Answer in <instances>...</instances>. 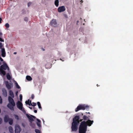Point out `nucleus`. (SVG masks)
<instances>
[{
	"instance_id": "f257e3e1",
	"label": "nucleus",
	"mask_w": 133,
	"mask_h": 133,
	"mask_svg": "<svg viewBox=\"0 0 133 133\" xmlns=\"http://www.w3.org/2000/svg\"><path fill=\"white\" fill-rule=\"evenodd\" d=\"M83 115V114H81V115L78 116H75L73 119V122L72 123L71 130L72 131H76L78 129V127L80 122H82L83 119L84 121L88 120L89 118L85 115L83 116V119H80V116H82Z\"/></svg>"
},
{
	"instance_id": "f03ea898",
	"label": "nucleus",
	"mask_w": 133,
	"mask_h": 133,
	"mask_svg": "<svg viewBox=\"0 0 133 133\" xmlns=\"http://www.w3.org/2000/svg\"><path fill=\"white\" fill-rule=\"evenodd\" d=\"M93 122V121H91L89 119L86 122L83 121L81 122L79 128V133H86L87 126H91Z\"/></svg>"
},
{
	"instance_id": "7ed1b4c3",
	"label": "nucleus",
	"mask_w": 133,
	"mask_h": 133,
	"mask_svg": "<svg viewBox=\"0 0 133 133\" xmlns=\"http://www.w3.org/2000/svg\"><path fill=\"white\" fill-rule=\"evenodd\" d=\"M12 98L10 96L8 97V100L9 103L8 104L7 106L11 110H14L13 107L15 106V104Z\"/></svg>"
},
{
	"instance_id": "20e7f679",
	"label": "nucleus",
	"mask_w": 133,
	"mask_h": 133,
	"mask_svg": "<svg viewBox=\"0 0 133 133\" xmlns=\"http://www.w3.org/2000/svg\"><path fill=\"white\" fill-rule=\"evenodd\" d=\"M89 108V106L87 105L79 104L75 109V111L77 112L81 110H83L85 109L88 110Z\"/></svg>"
},
{
	"instance_id": "39448f33",
	"label": "nucleus",
	"mask_w": 133,
	"mask_h": 133,
	"mask_svg": "<svg viewBox=\"0 0 133 133\" xmlns=\"http://www.w3.org/2000/svg\"><path fill=\"white\" fill-rule=\"evenodd\" d=\"M26 116L29 119V121L30 122L34 121V119L36 118V117L35 116L32 115H30V116H29L28 114H26Z\"/></svg>"
},
{
	"instance_id": "423d86ee",
	"label": "nucleus",
	"mask_w": 133,
	"mask_h": 133,
	"mask_svg": "<svg viewBox=\"0 0 133 133\" xmlns=\"http://www.w3.org/2000/svg\"><path fill=\"white\" fill-rule=\"evenodd\" d=\"M5 84L6 87L8 90L11 89L13 86V84L12 83H9L8 81L5 82Z\"/></svg>"
},
{
	"instance_id": "0eeeda50",
	"label": "nucleus",
	"mask_w": 133,
	"mask_h": 133,
	"mask_svg": "<svg viewBox=\"0 0 133 133\" xmlns=\"http://www.w3.org/2000/svg\"><path fill=\"white\" fill-rule=\"evenodd\" d=\"M6 69H7L8 70H9V68L7 64L6 63H4V64L1 66L0 69H2L3 70H5Z\"/></svg>"
},
{
	"instance_id": "6e6552de",
	"label": "nucleus",
	"mask_w": 133,
	"mask_h": 133,
	"mask_svg": "<svg viewBox=\"0 0 133 133\" xmlns=\"http://www.w3.org/2000/svg\"><path fill=\"white\" fill-rule=\"evenodd\" d=\"M15 133H20L21 130L20 126L18 125H16L15 126Z\"/></svg>"
},
{
	"instance_id": "1a4fd4ad",
	"label": "nucleus",
	"mask_w": 133,
	"mask_h": 133,
	"mask_svg": "<svg viewBox=\"0 0 133 133\" xmlns=\"http://www.w3.org/2000/svg\"><path fill=\"white\" fill-rule=\"evenodd\" d=\"M65 10V8L64 6H60L58 9V11L59 12H61L64 11Z\"/></svg>"
},
{
	"instance_id": "9d476101",
	"label": "nucleus",
	"mask_w": 133,
	"mask_h": 133,
	"mask_svg": "<svg viewBox=\"0 0 133 133\" xmlns=\"http://www.w3.org/2000/svg\"><path fill=\"white\" fill-rule=\"evenodd\" d=\"M50 24L51 26L54 27L56 26L57 24L56 20L55 19H53L50 22Z\"/></svg>"
},
{
	"instance_id": "9b49d317",
	"label": "nucleus",
	"mask_w": 133,
	"mask_h": 133,
	"mask_svg": "<svg viewBox=\"0 0 133 133\" xmlns=\"http://www.w3.org/2000/svg\"><path fill=\"white\" fill-rule=\"evenodd\" d=\"M17 107L20 110L22 109L23 104L22 103L19 101H18L16 104Z\"/></svg>"
},
{
	"instance_id": "f8f14e48",
	"label": "nucleus",
	"mask_w": 133,
	"mask_h": 133,
	"mask_svg": "<svg viewBox=\"0 0 133 133\" xmlns=\"http://www.w3.org/2000/svg\"><path fill=\"white\" fill-rule=\"evenodd\" d=\"M10 118H9L8 116V115H5L4 118V119L5 122L7 123L8 122Z\"/></svg>"
},
{
	"instance_id": "ddd939ff",
	"label": "nucleus",
	"mask_w": 133,
	"mask_h": 133,
	"mask_svg": "<svg viewBox=\"0 0 133 133\" xmlns=\"http://www.w3.org/2000/svg\"><path fill=\"white\" fill-rule=\"evenodd\" d=\"M1 52L2 56L3 57H5L6 55V53L4 48H2Z\"/></svg>"
},
{
	"instance_id": "4468645a",
	"label": "nucleus",
	"mask_w": 133,
	"mask_h": 133,
	"mask_svg": "<svg viewBox=\"0 0 133 133\" xmlns=\"http://www.w3.org/2000/svg\"><path fill=\"white\" fill-rule=\"evenodd\" d=\"M3 94L5 97L7 96V92L6 90L5 89H3L2 90Z\"/></svg>"
},
{
	"instance_id": "2eb2a0df",
	"label": "nucleus",
	"mask_w": 133,
	"mask_h": 133,
	"mask_svg": "<svg viewBox=\"0 0 133 133\" xmlns=\"http://www.w3.org/2000/svg\"><path fill=\"white\" fill-rule=\"evenodd\" d=\"M0 74H2L3 76H4L6 74L5 72V71L2 69H0Z\"/></svg>"
},
{
	"instance_id": "dca6fc26",
	"label": "nucleus",
	"mask_w": 133,
	"mask_h": 133,
	"mask_svg": "<svg viewBox=\"0 0 133 133\" xmlns=\"http://www.w3.org/2000/svg\"><path fill=\"white\" fill-rule=\"evenodd\" d=\"M9 95L11 96L12 98H14V95L13 94V92L11 90H10L9 91Z\"/></svg>"
},
{
	"instance_id": "f3484780",
	"label": "nucleus",
	"mask_w": 133,
	"mask_h": 133,
	"mask_svg": "<svg viewBox=\"0 0 133 133\" xmlns=\"http://www.w3.org/2000/svg\"><path fill=\"white\" fill-rule=\"evenodd\" d=\"M26 78L28 81H31L32 80V78L31 77L29 76H27L26 77Z\"/></svg>"
},
{
	"instance_id": "a211bd4d",
	"label": "nucleus",
	"mask_w": 133,
	"mask_h": 133,
	"mask_svg": "<svg viewBox=\"0 0 133 133\" xmlns=\"http://www.w3.org/2000/svg\"><path fill=\"white\" fill-rule=\"evenodd\" d=\"M9 131L10 133H13V130L12 127L9 126Z\"/></svg>"
},
{
	"instance_id": "6ab92c4d",
	"label": "nucleus",
	"mask_w": 133,
	"mask_h": 133,
	"mask_svg": "<svg viewBox=\"0 0 133 133\" xmlns=\"http://www.w3.org/2000/svg\"><path fill=\"white\" fill-rule=\"evenodd\" d=\"M55 4L57 7L59 5V0H56L55 1Z\"/></svg>"
},
{
	"instance_id": "aec40b11",
	"label": "nucleus",
	"mask_w": 133,
	"mask_h": 133,
	"mask_svg": "<svg viewBox=\"0 0 133 133\" xmlns=\"http://www.w3.org/2000/svg\"><path fill=\"white\" fill-rule=\"evenodd\" d=\"M10 125H12L13 123V120L12 118H11L8 121Z\"/></svg>"
},
{
	"instance_id": "412c9836",
	"label": "nucleus",
	"mask_w": 133,
	"mask_h": 133,
	"mask_svg": "<svg viewBox=\"0 0 133 133\" xmlns=\"http://www.w3.org/2000/svg\"><path fill=\"white\" fill-rule=\"evenodd\" d=\"M30 102V100L29 99H28L27 101H26L25 102V104H28L29 106H30L31 105V104L30 103H29Z\"/></svg>"
},
{
	"instance_id": "4be33fe9",
	"label": "nucleus",
	"mask_w": 133,
	"mask_h": 133,
	"mask_svg": "<svg viewBox=\"0 0 133 133\" xmlns=\"http://www.w3.org/2000/svg\"><path fill=\"white\" fill-rule=\"evenodd\" d=\"M37 103L38 106L39 108V109H41V110H42V108L40 102H37Z\"/></svg>"
},
{
	"instance_id": "5701e85b",
	"label": "nucleus",
	"mask_w": 133,
	"mask_h": 133,
	"mask_svg": "<svg viewBox=\"0 0 133 133\" xmlns=\"http://www.w3.org/2000/svg\"><path fill=\"white\" fill-rule=\"evenodd\" d=\"M6 77L8 80H10L11 79V76L9 73L7 74L6 75Z\"/></svg>"
},
{
	"instance_id": "b1692460",
	"label": "nucleus",
	"mask_w": 133,
	"mask_h": 133,
	"mask_svg": "<svg viewBox=\"0 0 133 133\" xmlns=\"http://www.w3.org/2000/svg\"><path fill=\"white\" fill-rule=\"evenodd\" d=\"M30 122V125L32 128H34L35 126V124L33 123L32 122Z\"/></svg>"
},
{
	"instance_id": "393cba45",
	"label": "nucleus",
	"mask_w": 133,
	"mask_h": 133,
	"mask_svg": "<svg viewBox=\"0 0 133 133\" xmlns=\"http://www.w3.org/2000/svg\"><path fill=\"white\" fill-rule=\"evenodd\" d=\"M15 84L16 85V88L18 89H19L20 88V87L19 86V85H18V83H17V82H16L15 83Z\"/></svg>"
},
{
	"instance_id": "a878e982",
	"label": "nucleus",
	"mask_w": 133,
	"mask_h": 133,
	"mask_svg": "<svg viewBox=\"0 0 133 133\" xmlns=\"http://www.w3.org/2000/svg\"><path fill=\"white\" fill-rule=\"evenodd\" d=\"M19 99L20 101H22V94H20L19 95Z\"/></svg>"
},
{
	"instance_id": "bb28decb",
	"label": "nucleus",
	"mask_w": 133,
	"mask_h": 133,
	"mask_svg": "<svg viewBox=\"0 0 133 133\" xmlns=\"http://www.w3.org/2000/svg\"><path fill=\"white\" fill-rule=\"evenodd\" d=\"M36 105V104L35 103H34V102H33L31 104V105L33 106H35Z\"/></svg>"
},
{
	"instance_id": "cd10ccee",
	"label": "nucleus",
	"mask_w": 133,
	"mask_h": 133,
	"mask_svg": "<svg viewBox=\"0 0 133 133\" xmlns=\"http://www.w3.org/2000/svg\"><path fill=\"white\" fill-rule=\"evenodd\" d=\"M5 26L7 28H9V24L8 23H6L5 24Z\"/></svg>"
},
{
	"instance_id": "c85d7f7f",
	"label": "nucleus",
	"mask_w": 133,
	"mask_h": 133,
	"mask_svg": "<svg viewBox=\"0 0 133 133\" xmlns=\"http://www.w3.org/2000/svg\"><path fill=\"white\" fill-rule=\"evenodd\" d=\"M15 118L17 119V120H18L19 119V118L18 116L17 115H15Z\"/></svg>"
},
{
	"instance_id": "c756f323",
	"label": "nucleus",
	"mask_w": 133,
	"mask_h": 133,
	"mask_svg": "<svg viewBox=\"0 0 133 133\" xmlns=\"http://www.w3.org/2000/svg\"><path fill=\"white\" fill-rule=\"evenodd\" d=\"M41 123H37V124L39 127H41V125L40 124Z\"/></svg>"
},
{
	"instance_id": "7c9ffc66",
	"label": "nucleus",
	"mask_w": 133,
	"mask_h": 133,
	"mask_svg": "<svg viewBox=\"0 0 133 133\" xmlns=\"http://www.w3.org/2000/svg\"><path fill=\"white\" fill-rule=\"evenodd\" d=\"M21 111H22L23 112H25V110H24V108L22 107V110H20Z\"/></svg>"
},
{
	"instance_id": "2f4dec72",
	"label": "nucleus",
	"mask_w": 133,
	"mask_h": 133,
	"mask_svg": "<svg viewBox=\"0 0 133 133\" xmlns=\"http://www.w3.org/2000/svg\"><path fill=\"white\" fill-rule=\"evenodd\" d=\"M2 99L1 96H0V104H1L2 103Z\"/></svg>"
},
{
	"instance_id": "473e14b6",
	"label": "nucleus",
	"mask_w": 133,
	"mask_h": 133,
	"mask_svg": "<svg viewBox=\"0 0 133 133\" xmlns=\"http://www.w3.org/2000/svg\"><path fill=\"white\" fill-rule=\"evenodd\" d=\"M34 98V94H32L31 96V98L32 99H33Z\"/></svg>"
},
{
	"instance_id": "72a5a7b5",
	"label": "nucleus",
	"mask_w": 133,
	"mask_h": 133,
	"mask_svg": "<svg viewBox=\"0 0 133 133\" xmlns=\"http://www.w3.org/2000/svg\"><path fill=\"white\" fill-rule=\"evenodd\" d=\"M28 20V19L27 17H25L24 18V20L26 21H27Z\"/></svg>"
},
{
	"instance_id": "f704fd0d",
	"label": "nucleus",
	"mask_w": 133,
	"mask_h": 133,
	"mask_svg": "<svg viewBox=\"0 0 133 133\" xmlns=\"http://www.w3.org/2000/svg\"><path fill=\"white\" fill-rule=\"evenodd\" d=\"M3 46V45L2 43H0V48H2Z\"/></svg>"
},
{
	"instance_id": "c9c22d12",
	"label": "nucleus",
	"mask_w": 133,
	"mask_h": 133,
	"mask_svg": "<svg viewBox=\"0 0 133 133\" xmlns=\"http://www.w3.org/2000/svg\"><path fill=\"white\" fill-rule=\"evenodd\" d=\"M31 3L30 2H29L28 4V7L29 6L31 5Z\"/></svg>"
},
{
	"instance_id": "e433bc0d",
	"label": "nucleus",
	"mask_w": 133,
	"mask_h": 133,
	"mask_svg": "<svg viewBox=\"0 0 133 133\" xmlns=\"http://www.w3.org/2000/svg\"><path fill=\"white\" fill-rule=\"evenodd\" d=\"M0 41H1L2 42H4V40L3 39H2L0 37Z\"/></svg>"
},
{
	"instance_id": "4c0bfd02",
	"label": "nucleus",
	"mask_w": 133,
	"mask_h": 133,
	"mask_svg": "<svg viewBox=\"0 0 133 133\" xmlns=\"http://www.w3.org/2000/svg\"><path fill=\"white\" fill-rule=\"evenodd\" d=\"M37 120L38 121V123H41V121L39 119H37Z\"/></svg>"
},
{
	"instance_id": "58836bf2",
	"label": "nucleus",
	"mask_w": 133,
	"mask_h": 133,
	"mask_svg": "<svg viewBox=\"0 0 133 133\" xmlns=\"http://www.w3.org/2000/svg\"><path fill=\"white\" fill-rule=\"evenodd\" d=\"M2 122V119L0 117V124H1Z\"/></svg>"
},
{
	"instance_id": "ea45409f",
	"label": "nucleus",
	"mask_w": 133,
	"mask_h": 133,
	"mask_svg": "<svg viewBox=\"0 0 133 133\" xmlns=\"http://www.w3.org/2000/svg\"><path fill=\"white\" fill-rule=\"evenodd\" d=\"M34 111L35 113H36L37 112V110H34Z\"/></svg>"
},
{
	"instance_id": "a19ab883",
	"label": "nucleus",
	"mask_w": 133,
	"mask_h": 133,
	"mask_svg": "<svg viewBox=\"0 0 133 133\" xmlns=\"http://www.w3.org/2000/svg\"><path fill=\"white\" fill-rule=\"evenodd\" d=\"M2 20V19L0 18V23H1V21Z\"/></svg>"
},
{
	"instance_id": "79ce46f5",
	"label": "nucleus",
	"mask_w": 133,
	"mask_h": 133,
	"mask_svg": "<svg viewBox=\"0 0 133 133\" xmlns=\"http://www.w3.org/2000/svg\"><path fill=\"white\" fill-rule=\"evenodd\" d=\"M18 93V91H17L16 92V95H17Z\"/></svg>"
},
{
	"instance_id": "37998d69",
	"label": "nucleus",
	"mask_w": 133,
	"mask_h": 133,
	"mask_svg": "<svg viewBox=\"0 0 133 133\" xmlns=\"http://www.w3.org/2000/svg\"><path fill=\"white\" fill-rule=\"evenodd\" d=\"M2 35V32H0V36H1Z\"/></svg>"
},
{
	"instance_id": "c03bdc74",
	"label": "nucleus",
	"mask_w": 133,
	"mask_h": 133,
	"mask_svg": "<svg viewBox=\"0 0 133 133\" xmlns=\"http://www.w3.org/2000/svg\"><path fill=\"white\" fill-rule=\"evenodd\" d=\"M29 108L31 109H32V107H29Z\"/></svg>"
},
{
	"instance_id": "a18cd8bd",
	"label": "nucleus",
	"mask_w": 133,
	"mask_h": 133,
	"mask_svg": "<svg viewBox=\"0 0 133 133\" xmlns=\"http://www.w3.org/2000/svg\"><path fill=\"white\" fill-rule=\"evenodd\" d=\"M14 54H16V52H14Z\"/></svg>"
},
{
	"instance_id": "49530a36",
	"label": "nucleus",
	"mask_w": 133,
	"mask_h": 133,
	"mask_svg": "<svg viewBox=\"0 0 133 133\" xmlns=\"http://www.w3.org/2000/svg\"><path fill=\"white\" fill-rule=\"evenodd\" d=\"M29 103H30L31 104H32L31 103V101H30V102H29Z\"/></svg>"
},
{
	"instance_id": "de8ad7c7",
	"label": "nucleus",
	"mask_w": 133,
	"mask_h": 133,
	"mask_svg": "<svg viewBox=\"0 0 133 133\" xmlns=\"http://www.w3.org/2000/svg\"><path fill=\"white\" fill-rule=\"evenodd\" d=\"M81 3H83V1H82V0H81Z\"/></svg>"
},
{
	"instance_id": "09e8293b",
	"label": "nucleus",
	"mask_w": 133,
	"mask_h": 133,
	"mask_svg": "<svg viewBox=\"0 0 133 133\" xmlns=\"http://www.w3.org/2000/svg\"><path fill=\"white\" fill-rule=\"evenodd\" d=\"M97 87L99 86V85H98V84H97Z\"/></svg>"
},
{
	"instance_id": "8fccbe9b",
	"label": "nucleus",
	"mask_w": 133,
	"mask_h": 133,
	"mask_svg": "<svg viewBox=\"0 0 133 133\" xmlns=\"http://www.w3.org/2000/svg\"><path fill=\"white\" fill-rule=\"evenodd\" d=\"M79 22V21H77V23H78Z\"/></svg>"
},
{
	"instance_id": "3c124183",
	"label": "nucleus",
	"mask_w": 133,
	"mask_h": 133,
	"mask_svg": "<svg viewBox=\"0 0 133 133\" xmlns=\"http://www.w3.org/2000/svg\"><path fill=\"white\" fill-rule=\"evenodd\" d=\"M1 62L0 61V65H1Z\"/></svg>"
},
{
	"instance_id": "603ef678",
	"label": "nucleus",
	"mask_w": 133,
	"mask_h": 133,
	"mask_svg": "<svg viewBox=\"0 0 133 133\" xmlns=\"http://www.w3.org/2000/svg\"><path fill=\"white\" fill-rule=\"evenodd\" d=\"M88 114H90V112H88Z\"/></svg>"
},
{
	"instance_id": "864d4df0",
	"label": "nucleus",
	"mask_w": 133,
	"mask_h": 133,
	"mask_svg": "<svg viewBox=\"0 0 133 133\" xmlns=\"http://www.w3.org/2000/svg\"><path fill=\"white\" fill-rule=\"evenodd\" d=\"M43 50H44V49H43Z\"/></svg>"
},
{
	"instance_id": "5fc2aeb1",
	"label": "nucleus",
	"mask_w": 133,
	"mask_h": 133,
	"mask_svg": "<svg viewBox=\"0 0 133 133\" xmlns=\"http://www.w3.org/2000/svg\"><path fill=\"white\" fill-rule=\"evenodd\" d=\"M61 59V60H62L61 59Z\"/></svg>"
},
{
	"instance_id": "6e6d98bb",
	"label": "nucleus",
	"mask_w": 133,
	"mask_h": 133,
	"mask_svg": "<svg viewBox=\"0 0 133 133\" xmlns=\"http://www.w3.org/2000/svg\"><path fill=\"white\" fill-rule=\"evenodd\" d=\"M5 133V132H4V133Z\"/></svg>"
}]
</instances>
